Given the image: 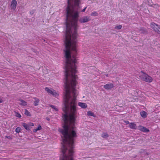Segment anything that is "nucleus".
<instances>
[{"mask_svg": "<svg viewBox=\"0 0 160 160\" xmlns=\"http://www.w3.org/2000/svg\"><path fill=\"white\" fill-rule=\"evenodd\" d=\"M50 106L52 108L54 109L56 111H58V109L55 106L52 105H50Z\"/></svg>", "mask_w": 160, "mask_h": 160, "instance_id": "obj_22", "label": "nucleus"}, {"mask_svg": "<svg viewBox=\"0 0 160 160\" xmlns=\"http://www.w3.org/2000/svg\"><path fill=\"white\" fill-rule=\"evenodd\" d=\"M98 15V13L95 11L91 13V15L92 16H97Z\"/></svg>", "mask_w": 160, "mask_h": 160, "instance_id": "obj_18", "label": "nucleus"}, {"mask_svg": "<svg viewBox=\"0 0 160 160\" xmlns=\"http://www.w3.org/2000/svg\"><path fill=\"white\" fill-rule=\"evenodd\" d=\"M3 102V100L2 99L0 98V103L2 102Z\"/></svg>", "mask_w": 160, "mask_h": 160, "instance_id": "obj_29", "label": "nucleus"}, {"mask_svg": "<svg viewBox=\"0 0 160 160\" xmlns=\"http://www.w3.org/2000/svg\"><path fill=\"white\" fill-rule=\"evenodd\" d=\"M15 115L17 117L19 118H20L21 117V116L19 113L15 112Z\"/></svg>", "mask_w": 160, "mask_h": 160, "instance_id": "obj_23", "label": "nucleus"}, {"mask_svg": "<svg viewBox=\"0 0 160 160\" xmlns=\"http://www.w3.org/2000/svg\"><path fill=\"white\" fill-rule=\"evenodd\" d=\"M151 27L158 34H160V26L154 22L151 24Z\"/></svg>", "mask_w": 160, "mask_h": 160, "instance_id": "obj_2", "label": "nucleus"}, {"mask_svg": "<svg viewBox=\"0 0 160 160\" xmlns=\"http://www.w3.org/2000/svg\"><path fill=\"white\" fill-rule=\"evenodd\" d=\"M139 74L140 78L142 81L148 82H151L152 81V78L143 71H141Z\"/></svg>", "mask_w": 160, "mask_h": 160, "instance_id": "obj_1", "label": "nucleus"}, {"mask_svg": "<svg viewBox=\"0 0 160 160\" xmlns=\"http://www.w3.org/2000/svg\"><path fill=\"white\" fill-rule=\"evenodd\" d=\"M33 99L35 100L34 102V104L35 106H37L39 104L40 102V100L38 98L36 97H34Z\"/></svg>", "mask_w": 160, "mask_h": 160, "instance_id": "obj_11", "label": "nucleus"}, {"mask_svg": "<svg viewBox=\"0 0 160 160\" xmlns=\"http://www.w3.org/2000/svg\"><path fill=\"white\" fill-rule=\"evenodd\" d=\"M21 129L20 127H18L16 128L15 130V131L18 133L19 132H21Z\"/></svg>", "mask_w": 160, "mask_h": 160, "instance_id": "obj_21", "label": "nucleus"}, {"mask_svg": "<svg viewBox=\"0 0 160 160\" xmlns=\"http://www.w3.org/2000/svg\"><path fill=\"white\" fill-rule=\"evenodd\" d=\"M30 125L31 126H34V124L33 123H31L30 124Z\"/></svg>", "mask_w": 160, "mask_h": 160, "instance_id": "obj_28", "label": "nucleus"}, {"mask_svg": "<svg viewBox=\"0 0 160 160\" xmlns=\"http://www.w3.org/2000/svg\"><path fill=\"white\" fill-rule=\"evenodd\" d=\"M87 116H92L94 117H96L95 115L94 114V113L92 112L91 111H89L87 112Z\"/></svg>", "mask_w": 160, "mask_h": 160, "instance_id": "obj_13", "label": "nucleus"}, {"mask_svg": "<svg viewBox=\"0 0 160 160\" xmlns=\"http://www.w3.org/2000/svg\"><path fill=\"white\" fill-rule=\"evenodd\" d=\"M22 126L25 128L27 130H30V128L29 125L26 123H24L22 124Z\"/></svg>", "mask_w": 160, "mask_h": 160, "instance_id": "obj_15", "label": "nucleus"}, {"mask_svg": "<svg viewBox=\"0 0 160 160\" xmlns=\"http://www.w3.org/2000/svg\"><path fill=\"white\" fill-rule=\"evenodd\" d=\"M114 87V85L112 83L106 84L103 86V88L107 90H111Z\"/></svg>", "mask_w": 160, "mask_h": 160, "instance_id": "obj_6", "label": "nucleus"}, {"mask_svg": "<svg viewBox=\"0 0 160 160\" xmlns=\"http://www.w3.org/2000/svg\"><path fill=\"white\" fill-rule=\"evenodd\" d=\"M42 129V126L39 125H38V126L37 128L36 129H34L33 130V132H36L40 130H41Z\"/></svg>", "mask_w": 160, "mask_h": 160, "instance_id": "obj_14", "label": "nucleus"}, {"mask_svg": "<svg viewBox=\"0 0 160 160\" xmlns=\"http://www.w3.org/2000/svg\"><path fill=\"white\" fill-rule=\"evenodd\" d=\"M129 127L132 129H136L137 128L136 124L134 122H131L129 125Z\"/></svg>", "mask_w": 160, "mask_h": 160, "instance_id": "obj_10", "label": "nucleus"}, {"mask_svg": "<svg viewBox=\"0 0 160 160\" xmlns=\"http://www.w3.org/2000/svg\"><path fill=\"white\" fill-rule=\"evenodd\" d=\"M78 105L81 108H86L87 107V105L86 103L82 102H78Z\"/></svg>", "mask_w": 160, "mask_h": 160, "instance_id": "obj_9", "label": "nucleus"}, {"mask_svg": "<svg viewBox=\"0 0 160 160\" xmlns=\"http://www.w3.org/2000/svg\"><path fill=\"white\" fill-rule=\"evenodd\" d=\"M102 137V138H107L109 136L107 132H104L102 133L101 135Z\"/></svg>", "mask_w": 160, "mask_h": 160, "instance_id": "obj_17", "label": "nucleus"}, {"mask_svg": "<svg viewBox=\"0 0 160 160\" xmlns=\"http://www.w3.org/2000/svg\"><path fill=\"white\" fill-rule=\"evenodd\" d=\"M25 114L28 116H30L31 115L30 113L26 109H25Z\"/></svg>", "mask_w": 160, "mask_h": 160, "instance_id": "obj_16", "label": "nucleus"}, {"mask_svg": "<svg viewBox=\"0 0 160 160\" xmlns=\"http://www.w3.org/2000/svg\"><path fill=\"white\" fill-rule=\"evenodd\" d=\"M45 90L49 94L55 97H57L58 96V93L56 92L55 90L53 89H49L48 88L46 87L45 88Z\"/></svg>", "mask_w": 160, "mask_h": 160, "instance_id": "obj_3", "label": "nucleus"}, {"mask_svg": "<svg viewBox=\"0 0 160 160\" xmlns=\"http://www.w3.org/2000/svg\"><path fill=\"white\" fill-rule=\"evenodd\" d=\"M34 12H35V10H31L30 11V14L31 15H32L34 13Z\"/></svg>", "mask_w": 160, "mask_h": 160, "instance_id": "obj_24", "label": "nucleus"}, {"mask_svg": "<svg viewBox=\"0 0 160 160\" xmlns=\"http://www.w3.org/2000/svg\"><path fill=\"white\" fill-rule=\"evenodd\" d=\"M124 122L126 123V124H129V123H129V122L128 121H124Z\"/></svg>", "mask_w": 160, "mask_h": 160, "instance_id": "obj_25", "label": "nucleus"}, {"mask_svg": "<svg viewBox=\"0 0 160 160\" xmlns=\"http://www.w3.org/2000/svg\"><path fill=\"white\" fill-rule=\"evenodd\" d=\"M6 137L7 138L9 139H11V137L9 136H6Z\"/></svg>", "mask_w": 160, "mask_h": 160, "instance_id": "obj_27", "label": "nucleus"}, {"mask_svg": "<svg viewBox=\"0 0 160 160\" xmlns=\"http://www.w3.org/2000/svg\"><path fill=\"white\" fill-rule=\"evenodd\" d=\"M18 101L20 102L18 103L21 105L25 106L27 104V102H26L22 99H20Z\"/></svg>", "mask_w": 160, "mask_h": 160, "instance_id": "obj_8", "label": "nucleus"}, {"mask_svg": "<svg viewBox=\"0 0 160 160\" xmlns=\"http://www.w3.org/2000/svg\"><path fill=\"white\" fill-rule=\"evenodd\" d=\"M140 114L141 117L143 118H146L148 115V114L147 112L144 111H141L140 112Z\"/></svg>", "mask_w": 160, "mask_h": 160, "instance_id": "obj_12", "label": "nucleus"}, {"mask_svg": "<svg viewBox=\"0 0 160 160\" xmlns=\"http://www.w3.org/2000/svg\"><path fill=\"white\" fill-rule=\"evenodd\" d=\"M138 129L141 131L143 132H149V130L148 129L141 125L138 126Z\"/></svg>", "mask_w": 160, "mask_h": 160, "instance_id": "obj_7", "label": "nucleus"}, {"mask_svg": "<svg viewBox=\"0 0 160 160\" xmlns=\"http://www.w3.org/2000/svg\"><path fill=\"white\" fill-rule=\"evenodd\" d=\"M106 76L107 77H108V74H106Z\"/></svg>", "mask_w": 160, "mask_h": 160, "instance_id": "obj_31", "label": "nucleus"}, {"mask_svg": "<svg viewBox=\"0 0 160 160\" xmlns=\"http://www.w3.org/2000/svg\"><path fill=\"white\" fill-rule=\"evenodd\" d=\"M91 20L90 18L88 16L83 17L79 19V22L81 23L88 22Z\"/></svg>", "mask_w": 160, "mask_h": 160, "instance_id": "obj_4", "label": "nucleus"}, {"mask_svg": "<svg viewBox=\"0 0 160 160\" xmlns=\"http://www.w3.org/2000/svg\"><path fill=\"white\" fill-rule=\"evenodd\" d=\"M140 32L141 33H146V30L144 28H141L140 31Z\"/></svg>", "mask_w": 160, "mask_h": 160, "instance_id": "obj_19", "label": "nucleus"}, {"mask_svg": "<svg viewBox=\"0 0 160 160\" xmlns=\"http://www.w3.org/2000/svg\"><path fill=\"white\" fill-rule=\"evenodd\" d=\"M122 28V26L121 25H119L118 26H116L114 28L115 29H121Z\"/></svg>", "mask_w": 160, "mask_h": 160, "instance_id": "obj_20", "label": "nucleus"}, {"mask_svg": "<svg viewBox=\"0 0 160 160\" xmlns=\"http://www.w3.org/2000/svg\"><path fill=\"white\" fill-rule=\"evenodd\" d=\"M17 5V2L16 0H12V1L10 7L12 9L15 10L16 8Z\"/></svg>", "mask_w": 160, "mask_h": 160, "instance_id": "obj_5", "label": "nucleus"}, {"mask_svg": "<svg viewBox=\"0 0 160 160\" xmlns=\"http://www.w3.org/2000/svg\"><path fill=\"white\" fill-rule=\"evenodd\" d=\"M87 8V7H86L85 8H84L83 9H82L81 12H84L85 11V10L86 9V8Z\"/></svg>", "mask_w": 160, "mask_h": 160, "instance_id": "obj_26", "label": "nucleus"}, {"mask_svg": "<svg viewBox=\"0 0 160 160\" xmlns=\"http://www.w3.org/2000/svg\"><path fill=\"white\" fill-rule=\"evenodd\" d=\"M47 120H49V118H47Z\"/></svg>", "mask_w": 160, "mask_h": 160, "instance_id": "obj_30", "label": "nucleus"}]
</instances>
